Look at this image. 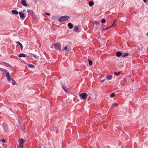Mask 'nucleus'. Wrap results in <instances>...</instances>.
Listing matches in <instances>:
<instances>
[{"instance_id": "nucleus-22", "label": "nucleus", "mask_w": 148, "mask_h": 148, "mask_svg": "<svg viewBox=\"0 0 148 148\" xmlns=\"http://www.w3.org/2000/svg\"><path fill=\"white\" fill-rule=\"evenodd\" d=\"M11 80H12V83L13 85H15L16 84V83L15 80H14L12 78H11Z\"/></svg>"}, {"instance_id": "nucleus-8", "label": "nucleus", "mask_w": 148, "mask_h": 148, "mask_svg": "<svg viewBox=\"0 0 148 148\" xmlns=\"http://www.w3.org/2000/svg\"><path fill=\"white\" fill-rule=\"evenodd\" d=\"M73 30L76 32H79L80 31V30L79 29L78 27L77 26H75Z\"/></svg>"}, {"instance_id": "nucleus-36", "label": "nucleus", "mask_w": 148, "mask_h": 148, "mask_svg": "<svg viewBox=\"0 0 148 148\" xmlns=\"http://www.w3.org/2000/svg\"><path fill=\"white\" fill-rule=\"evenodd\" d=\"M45 14H46L48 16H50V13H49L47 12H45Z\"/></svg>"}, {"instance_id": "nucleus-32", "label": "nucleus", "mask_w": 148, "mask_h": 148, "mask_svg": "<svg viewBox=\"0 0 148 148\" xmlns=\"http://www.w3.org/2000/svg\"><path fill=\"white\" fill-rule=\"evenodd\" d=\"M29 67L31 68H33L34 67V65L32 64H29Z\"/></svg>"}, {"instance_id": "nucleus-38", "label": "nucleus", "mask_w": 148, "mask_h": 148, "mask_svg": "<svg viewBox=\"0 0 148 148\" xmlns=\"http://www.w3.org/2000/svg\"><path fill=\"white\" fill-rule=\"evenodd\" d=\"M104 79L102 80L101 81V83H103L104 82Z\"/></svg>"}, {"instance_id": "nucleus-19", "label": "nucleus", "mask_w": 148, "mask_h": 148, "mask_svg": "<svg viewBox=\"0 0 148 148\" xmlns=\"http://www.w3.org/2000/svg\"><path fill=\"white\" fill-rule=\"evenodd\" d=\"M90 6L92 7L94 4V3L93 1H90L89 3Z\"/></svg>"}, {"instance_id": "nucleus-21", "label": "nucleus", "mask_w": 148, "mask_h": 148, "mask_svg": "<svg viewBox=\"0 0 148 148\" xmlns=\"http://www.w3.org/2000/svg\"><path fill=\"white\" fill-rule=\"evenodd\" d=\"M38 148H45V147L44 145L41 144L39 145Z\"/></svg>"}, {"instance_id": "nucleus-40", "label": "nucleus", "mask_w": 148, "mask_h": 148, "mask_svg": "<svg viewBox=\"0 0 148 148\" xmlns=\"http://www.w3.org/2000/svg\"><path fill=\"white\" fill-rule=\"evenodd\" d=\"M143 1L144 2H146V0H143Z\"/></svg>"}, {"instance_id": "nucleus-34", "label": "nucleus", "mask_w": 148, "mask_h": 148, "mask_svg": "<svg viewBox=\"0 0 148 148\" xmlns=\"http://www.w3.org/2000/svg\"><path fill=\"white\" fill-rule=\"evenodd\" d=\"M1 141L3 143H4L5 141V140L3 139L1 140Z\"/></svg>"}, {"instance_id": "nucleus-10", "label": "nucleus", "mask_w": 148, "mask_h": 148, "mask_svg": "<svg viewBox=\"0 0 148 148\" xmlns=\"http://www.w3.org/2000/svg\"><path fill=\"white\" fill-rule=\"evenodd\" d=\"M68 26L69 29H71L73 28V25L71 23H69L68 24Z\"/></svg>"}, {"instance_id": "nucleus-11", "label": "nucleus", "mask_w": 148, "mask_h": 148, "mask_svg": "<svg viewBox=\"0 0 148 148\" xmlns=\"http://www.w3.org/2000/svg\"><path fill=\"white\" fill-rule=\"evenodd\" d=\"M63 51H66V52H69V50L68 49V47L67 46H65L63 49Z\"/></svg>"}, {"instance_id": "nucleus-4", "label": "nucleus", "mask_w": 148, "mask_h": 148, "mask_svg": "<svg viewBox=\"0 0 148 148\" xmlns=\"http://www.w3.org/2000/svg\"><path fill=\"white\" fill-rule=\"evenodd\" d=\"M3 128L5 131L6 132H9V130L7 125L5 123H4L3 124Z\"/></svg>"}, {"instance_id": "nucleus-13", "label": "nucleus", "mask_w": 148, "mask_h": 148, "mask_svg": "<svg viewBox=\"0 0 148 148\" xmlns=\"http://www.w3.org/2000/svg\"><path fill=\"white\" fill-rule=\"evenodd\" d=\"M19 125L20 128H21V130H22L23 131H24V128L23 127V124L22 123H21L20 122H19Z\"/></svg>"}, {"instance_id": "nucleus-7", "label": "nucleus", "mask_w": 148, "mask_h": 148, "mask_svg": "<svg viewBox=\"0 0 148 148\" xmlns=\"http://www.w3.org/2000/svg\"><path fill=\"white\" fill-rule=\"evenodd\" d=\"M19 13L20 15V18L21 19H22L23 18H25L24 14H23V11L20 12Z\"/></svg>"}, {"instance_id": "nucleus-1", "label": "nucleus", "mask_w": 148, "mask_h": 148, "mask_svg": "<svg viewBox=\"0 0 148 148\" xmlns=\"http://www.w3.org/2000/svg\"><path fill=\"white\" fill-rule=\"evenodd\" d=\"M69 18V16H65L60 17L58 19V21L60 22L65 21H67Z\"/></svg>"}, {"instance_id": "nucleus-25", "label": "nucleus", "mask_w": 148, "mask_h": 148, "mask_svg": "<svg viewBox=\"0 0 148 148\" xmlns=\"http://www.w3.org/2000/svg\"><path fill=\"white\" fill-rule=\"evenodd\" d=\"M115 94L114 93H112L111 95H110V97H111V98H112V97H113L115 96Z\"/></svg>"}, {"instance_id": "nucleus-18", "label": "nucleus", "mask_w": 148, "mask_h": 148, "mask_svg": "<svg viewBox=\"0 0 148 148\" xmlns=\"http://www.w3.org/2000/svg\"><path fill=\"white\" fill-rule=\"evenodd\" d=\"M106 78L108 79L109 80H110L112 78V76L111 75H108L107 76Z\"/></svg>"}, {"instance_id": "nucleus-6", "label": "nucleus", "mask_w": 148, "mask_h": 148, "mask_svg": "<svg viewBox=\"0 0 148 148\" xmlns=\"http://www.w3.org/2000/svg\"><path fill=\"white\" fill-rule=\"evenodd\" d=\"M5 75L8 80L10 82L11 80V78H10V75L9 73L8 72H7Z\"/></svg>"}, {"instance_id": "nucleus-5", "label": "nucleus", "mask_w": 148, "mask_h": 148, "mask_svg": "<svg viewBox=\"0 0 148 148\" xmlns=\"http://www.w3.org/2000/svg\"><path fill=\"white\" fill-rule=\"evenodd\" d=\"M21 148L23 147V140L22 138L18 142Z\"/></svg>"}, {"instance_id": "nucleus-31", "label": "nucleus", "mask_w": 148, "mask_h": 148, "mask_svg": "<svg viewBox=\"0 0 148 148\" xmlns=\"http://www.w3.org/2000/svg\"><path fill=\"white\" fill-rule=\"evenodd\" d=\"M94 23L97 25H99V22H98V21H95L94 22Z\"/></svg>"}, {"instance_id": "nucleus-29", "label": "nucleus", "mask_w": 148, "mask_h": 148, "mask_svg": "<svg viewBox=\"0 0 148 148\" xmlns=\"http://www.w3.org/2000/svg\"><path fill=\"white\" fill-rule=\"evenodd\" d=\"M120 74V72H119L118 73L117 72H115L114 73V74L116 76H118Z\"/></svg>"}, {"instance_id": "nucleus-35", "label": "nucleus", "mask_w": 148, "mask_h": 148, "mask_svg": "<svg viewBox=\"0 0 148 148\" xmlns=\"http://www.w3.org/2000/svg\"><path fill=\"white\" fill-rule=\"evenodd\" d=\"M123 80L124 82H127V79L126 78H125L123 79Z\"/></svg>"}, {"instance_id": "nucleus-42", "label": "nucleus", "mask_w": 148, "mask_h": 148, "mask_svg": "<svg viewBox=\"0 0 148 148\" xmlns=\"http://www.w3.org/2000/svg\"><path fill=\"white\" fill-rule=\"evenodd\" d=\"M105 29H103V30H102V31H103V30H105Z\"/></svg>"}, {"instance_id": "nucleus-14", "label": "nucleus", "mask_w": 148, "mask_h": 148, "mask_svg": "<svg viewBox=\"0 0 148 148\" xmlns=\"http://www.w3.org/2000/svg\"><path fill=\"white\" fill-rule=\"evenodd\" d=\"M12 13L15 14H18V12L16 10H12L11 11Z\"/></svg>"}, {"instance_id": "nucleus-39", "label": "nucleus", "mask_w": 148, "mask_h": 148, "mask_svg": "<svg viewBox=\"0 0 148 148\" xmlns=\"http://www.w3.org/2000/svg\"><path fill=\"white\" fill-rule=\"evenodd\" d=\"M101 37L100 36V35H99V36H98L97 38H98V39H100V38Z\"/></svg>"}, {"instance_id": "nucleus-28", "label": "nucleus", "mask_w": 148, "mask_h": 148, "mask_svg": "<svg viewBox=\"0 0 148 148\" xmlns=\"http://www.w3.org/2000/svg\"><path fill=\"white\" fill-rule=\"evenodd\" d=\"M32 55L33 56V57L36 59H38V56L37 55H35V54H32Z\"/></svg>"}, {"instance_id": "nucleus-20", "label": "nucleus", "mask_w": 148, "mask_h": 148, "mask_svg": "<svg viewBox=\"0 0 148 148\" xmlns=\"http://www.w3.org/2000/svg\"><path fill=\"white\" fill-rule=\"evenodd\" d=\"M50 130L51 131L53 132L55 131V130H56V128H55V127H54L52 126L51 127Z\"/></svg>"}, {"instance_id": "nucleus-15", "label": "nucleus", "mask_w": 148, "mask_h": 148, "mask_svg": "<svg viewBox=\"0 0 148 148\" xmlns=\"http://www.w3.org/2000/svg\"><path fill=\"white\" fill-rule=\"evenodd\" d=\"M62 88H63V89L67 93H68V89L66 88L64 86H62Z\"/></svg>"}, {"instance_id": "nucleus-23", "label": "nucleus", "mask_w": 148, "mask_h": 148, "mask_svg": "<svg viewBox=\"0 0 148 148\" xmlns=\"http://www.w3.org/2000/svg\"><path fill=\"white\" fill-rule=\"evenodd\" d=\"M0 70L3 73H6V70L4 69L0 68Z\"/></svg>"}, {"instance_id": "nucleus-26", "label": "nucleus", "mask_w": 148, "mask_h": 148, "mask_svg": "<svg viewBox=\"0 0 148 148\" xmlns=\"http://www.w3.org/2000/svg\"><path fill=\"white\" fill-rule=\"evenodd\" d=\"M112 105L116 107H117L118 106V104L116 103H113L112 104Z\"/></svg>"}, {"instance_id": "nucleus-37", "label": "nucleus", "mask_w": 148, "mask_h": 148, "mask_svg": "<svg viewBox=\"0 0 148 148\" xmlns=\"http://www.w3.org/2000/svg\"><path fill=\"white\" fill-rule=\"evenodd\" d=\"M111 27V26H110V27H106V28H105V29H106H106H109V28H110Z\"/></svg>"}, {"instance_id": "nucleus-9", "label": "nucleus", "mask_w": 148, "mask_h": 148, "mask_svg": "<svg viewBox=\"0 0 148 148\" xmlns=\"http://www.w3.org/2000/svg\"><path fill=\"white\" fill-rule=\"evenodd\" d=\"M21 3L24 6H27V4L25 0H22Z\"/></svg>"}, {"instance_id": "nucleus-2", "label": "nucleus", "mask_w": 148, "mask_h": 148, "mask_svg": "<svg viewBox=\"0 0 148 148\" xmlns=\"http://www.w3.org/2000/svg\"><path fill=\"white\" fill-rule=\"evenodd\" d=\"M54 46L55 48L57 50H59V51L61 50V46L60 43H55Z\"/></svg>"}, {"instance_id": "nucleus-27", "label": "nucleus", "mask_w": 148, "mask_h": 148, "mask_svg": "<svg viewBox=\"0 0 148 148\" xmlns=\"http://www.w3.org/2000/svg\"><path fill=\"white\" fill-rule=\"evenodd\" d=\"M88 60H89V65L90 66H91L92 64V62L91 60L89 59H88Z\"/></svg>"}, {"instance_id": "nucleus-24", "label": "nucleus", "mask_w": 148, "mask_h": 148, "mask_svg": "<svg viewBox=\"0 0 148 148\" xmlns=\"http://www.w3.org/2000/svg\"><path fill=\"white\" fill-rule=\"evenodd\" d=\"M128 55L129 54L127 53H123L122 54V56L123 57H125L128 56Z\"/></svg>"}, {"instance_id": "nucleus-17", "label": "nucleus", "mask_w": 148, "mask_h": 148, "mask_svg": "<svg viewBox=\"0 0 148 148\" xmlns=\"http://www.w3.org/2000/svg\"><path fill=\"white\" fill-rule=\"evenodd\" d=\"M18 56L20 57H25L26 56L24 54L21 53V54H19L18 55Z\"/></svg>"}, {"instance_id": "nucleus-12", "label": "nucleus", "mask_w": 148, "mask_h": 148, "mask_svg": "<svg viewBox=\"0 0 148 148\" xmlns=\"http://www.w3.org/2000/svg\"><path fill=\"white\" fill-rule=\"evenodd\" d=\"M16 43L17 44H18L19 45H20V48H21V51L22 50L23 48V46L22 45V44L20 42H19L18 41H17L16 42Z\"/></svg>"}, {"instance_id": "nucleus-3", "label": "nucleus", "mask_w": 148, "mask_h": 148, "mask_svg": "<svg viewBox=\"0 0 148 148\" xmlns=\"http://www.w3.org/2000/svg\"><path fill=\"white\" fill-rule=\"evenodd\" d=\"M80 96L82 98L85 99V100L87 98V95L86 93H83L80 95Z\"/></svg>"}, {"instance_id": "nucleus-30", "label": "nucleus", "mask_w": 148, "mask_h": 148, "mask_svg": "<svg viewBox=\"0 0 148 148\" xmlns=\"http://www.w3.org/2000/svg\"><path fill=\"white\" fill-rule=\"evenodd\" d=\"M106 22V20L105 19L103 18L101 20V23H105Z\"/></svg>"}, {"instance_id": "nucleus-16", "label": "nucleus", "mask_w": 148, "mask_h": 148, "mask_svg": "<svg viewBox=\"0 0 148 148\" xmlns=\"http://www.w3.org/2000/svg\"><path fill=\"white\" fill-rule=\"evenodd\" d=\"M122 53L121 52L119 51H118L116 53V55L118 57H119L121 56H122Z\"/></svg>"}, {"instance_id": "nucleus-43", "label": "nucleus", "mask_w": 148, "mask_h": 148, "mask_svg": "<svg viewBox=\"0 0 148 148\" xmlns=\"http://www.w3.org/2000/svg\"><path fill=\"white\" fill-rule=\"evenodd\" d=\"M1 55H0V57H1Z\"/></svg>"}, {"instance_id": "nucleus-33", "label": "nucleus", "mask_w": 148, "mask_h": 148, "mask_svg": "<svg viewBox=\"0 0 148 148\" xmlns=\"http://www.w3.org/2000/svg\"><path fill=\"white\" fill-rule=\"evenodd\" d=\"M116 22V20H115L113 22V23L112 24V25L111 26V27H112L114 26V24Z\"/></svg>"}, {"instance_id": "nucleus-41", "label": "nucleus", "mask_w": 148, "mask_h": 148, "mask_svg": "<svg viewBox=\"0 0 148 148\" xmlns=\"http://www.w3.org/2000/svg\"><path fill=\"white\" fill-rule=\"evenodd\" d=\"M146 35L148 36V32L147 33Z\"/></svg>"}]
</instances>
